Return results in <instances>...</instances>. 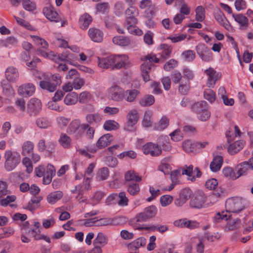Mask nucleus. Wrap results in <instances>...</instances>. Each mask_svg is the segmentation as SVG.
Returning <instances> with one entry per match:
<instances>
[{"label": "nucleus", "mask_w": 253, "mask_h": 253, "mask_svg": "<svg viewBox=\"0 0 253 253\" xmlns=\"http://www.w3.org/2000/svg\"><path fill=\"white\" fill-rule=\"evenodd\" d=\"M35 86L32 83H27L20 85L17 89L18 94L24 97H29L35 92Z\"/></svg>", "instance_id": "obj_12"}, {"label": "nucleus", "mask_w": 253, "mask_h": 253, "mask_svg": "<svg viewBox=\"0 0 253 253\" xmlns=\"http://www.w3.org/2000/svg\"><path fill=\"white\" fill-rule=\"evenodd\" d=\"M37 146L38 150L40 152H43L47 149L48 151H51L52 148L54 147V144L52 143L47 144V146L45 145V141L43 139L39 140Z\"/></svg>", "instance_id": "obj_44"}, {"label": "nucleus", "mask_w": 253, "mask_h": 253, "mask_svg": "<svg viewBox=\"0 0 253 253\" xmlns=\"http://www.w3.org/2000/svg\"><path fill=\"white\" fill-rule=\"evenodd\" d=\"M108 98L114 101L121 102L125 97V90L118 85H112L107 90Z\"/></svg>", "instance_id": "obj_6"}, {"label": "nucleus", "mask_w": 253, "mask_h": 253, "mask_svg": "<svg viewBox=\"0 0 253 253\" xmlns=\"http://www.w3.org/2000/svg\"><path fill=\"white\" fill-rule=\"evenodd\" d=\"M139 230L146 229L151 230L154 231L155 230H158L161 233H164L168 230V227L166 225H160V226H151L150 227H140L137 228Z\"/></svg>", "instance_id": "obj_57"}, {"label": "nucleus", "mask_w": 253, "mask_h": 253, "mask_svg": "<svg viewBox=\"0 0 253 253\" xmlns=\"http://www.w3.org/2000/svg\"><path fill=\"white\" fill-rule=\"evenodd\" d=\"M78 95L75 92H71L68 93L64 99V103L68 105H74L78 101Z\"/></svg>", "instance_id": "obj_29"}, {"label": "nucleus", "mask_w": 253, "mask_h": 253, "mask_svg": "<svg viewBox=\"0 0 253 253\" xmlns=\"http://www.w3.org/2000/svg\"><path fill=\"white\" fill-rule=\"evenodd\" d=\"M18 41L13 36H9L5 39L0 40V46L5 48H12L17 46Z\"/></svg>", "instance_id": "obj_22"}, {"label": "nucleus", "mask_w": 253, "mask_h": 253, "mask_svg": "<svg viewBox=\"0 0 253 253\" xmlns=\"http://www.w3.org/2000/svg\"><path fill=\"white\" fill-rule=\"evenodd\" d=\"M4 158L5 159L4 168L8 171L13 170L21 161L20 154L16 151L11 150L5 151Z\"/></svg>", "instance_id": "obj_3"}, {"label": "nucleus", "mask_w": 253, "mask_h": 253, "mask_svg": "<svg viewBox=\"0 0 253 253\" xmlns=\"http://www.w3.org/2000/svg\"><path fill=\"white\" fill-rule=\"evenodd\" d=\"M42 104L41 100L38 98H31L28 104V112L34 115H37L41 110Z\"/></svg>", "instance_id": "obj_21"}, {"label": "nucleus", "mask_w": 253, "mask_h": 253, "mask_svg": "<svg viewBox=\"0 0 253 253\" xmlns=\"http://www.w3.org/2000/svg\"><path fill=\"white\" fill-rule=\"evenodd\" d=\"M107 242L108 238L106 235L102 232H99L93 241V244L94 246L102 247L106 245Z\"/></svg>", "instance_id": "obj_33"}, {"label": "nucleus", "mask_w": 253, "mask_h": 253, "mask_svg": "<svg viewBox=\"0 0 253 253\" xmlns=\"http://www.w3.org/2000/svg\"><path fill=\"white\" fill-rule=\"evenodd\" d=\"M205 202V197L203 193H199L194 195L189 202L190 206L192 208L201 209Z\"/></svg>", "instance_id": "obj_18"}, {"label": "nucleus", "mask_w": 253, "mask_h": 253, "mask_svg": "<svg viewBox=\"0 0 253 253\" xmlns=\"http://www.w3.org/2000/svg\"><path fill=\"white\" fill-rule=\"evenodd\" d=\"M72 84H73L74 88L76 90H78V89L81 88V87L84 85V84H85V81L84 79L81 78L79 76L76 78H75V79L73 80Z\"/></svg>", "instance_id": "obj_63"}, {"label": "nucleus", "mask_w": 253, "mask_h": 253, "mask_svg": "<svg viewBox=\"0 0 253 253\" xmlns=\"http://www.w3.org/2000/svg\"><path fill=\"white\" fill-rule=\"evenodd\" d=\"M195 12L196 20L199 22L203 21L205 18L204 8L202 6H198L196 8Z\"/></svg>", "instance_id": "obj_55"}, {"label": "nucleus", "mask_w": 253, "mask_h": 253, "mask_svg": "<svg viewBox=\"0 0 253 253\" xmlns=\"http://www.w3.org/2000/svg\"><path fill=\"white\" fill-rule=\"evenodd\" d=\"M59 142L64 148H68L70 146L71 139L66 134L62 133L59 138Z\"/></svg>", "instance_id": "obj_56"}, {"label": "nucleus", "mask_w": 253, "mask_h": 253, "mask_svg": "<svg viewBox=\"0 0 253 253\" xmlns=\"http://www.w3.org/2000/svg\"><path fill=\"white\" fill-rule=\"evenodd\" d=\"M88 127V124H81L79 120L75 119L69 124L67 128V132L70 134H74L77 137H79Z\"/></svg>", "instance_id": "obj_7"}, {"label": "nucleus", "mask_w": 253, "mask_h": 253, "mask_svg": "<svg viewBox=\"0 0 253 253\" xmlns=\"http://www.w3.org/2000/svg\"><path fill=\"white\" fill-rule=\"evenodd\" d=\"M181 57L184 61L191 62L195 58V53L193 50H187L182 52Z\"/></svg>", "instance_id": "obj_53"}, {"label": "nucleus", "mask_w": 253, "mask_h": 253, "mask_svg": "<svg viewBox=\"0 0 253 253\" xmlns=\"http://www.w3.org/2000/svg\"><path fill=\"white\" fill-rule=\"evenodd\" d=\"M182 147L187 153H191L196 149V142L187 140L183 142Z\"/></svg>", "instance_id": "obj_42"}, {"label": "nucleus", "mask_w": 253, "mask_h": 253, "mask_svg": "<svg viewBox=\"0 0 253 253\" xmlns=\"http://www.w3.org/2000/svg\"><path fill=\"white\" fill-rule=\"evenodd\" d=\"M125 178L127 182L131 181L138 182L141 180V177L133 170L128 171L126 173Z\"/></svg>", "instance_id": "obj_43"}, {"label": "nucleus", "mask_w": 253, "mask_h": 253, "mask_svg": "<svg viewBox=\"0 0 253 253\" xmlns=\"http://www.w3.org/2000/svg\"><path fill=\"white\" fill-rule=\"evenodd\" d=\"M42 11L44 16L50 21L59 22L62 20V16L50 5L44 7Z\"/></svg>", "instance_id": "obj_13"}, {"label": "nucleus", "mask_w": 253, "mask_h": 253, "mask_svg": "<svg viewBox=\"0 0 253 253\" xmlns=\"http://www.w3.org/2000/svg\"><path fill=\"white\" fill-rule=\"evenodd\" d=\"M114 219L112 218H102L99 219L96 218V226H102L110 225L114 224Z\"/></svg>", "instance_id": "obj_49"}, {"label": "nucleus", "mask_w": 253, "mask_h": 253, "mask_svg": "<svg viewBox=\"0 0 253 253\" xmlns=\"http://www.w3.org/2000/svg\"><path fill=\"white\" fill-rule=\"evenodd\" d=\"M34 144L30 141H26L22 146L21 154L23 156H27L31 155L33 152Z\"/></svg>", "instance_id": "obj_32"}, {"label": "nucleus", "mask_w": 253, "mask_h": 253, "mask_svg": "<svg viewBox=\"0 0 253 253\" xmlns=\"http://www.w3.org/2000/svg\"><path fill=\"white\" fill-rule=\"evenodd\" d=\"M235 21L240 25L241 30H246L249 26V20L245 15L242 14H232Z\"/></svg>", "instance_id": "obj_25"}, {"label": "nucleus", "mask_w": 253, "mask_h": 253, "mask_svg": "<svg viewBox=\"0 0 253 253\" xmlns=\"http://www.w3.org/2000/svg\"><path fill=\"white\" fill-rule=\"evenodd\" d=\"M6 80H2L1 82V86L2 88L3 93L7 96H13L14 94V90L9 83Z\"/></svg>", "instance_id": "obj_35"}, {"label": "nucleus", "mask_w": 253, "mask_h": 253, "mask_svg": "<svg viewBox=\"0 0 253 253\" xmlns=\"http://www.w3.org/2000/svg\"><path fill=\"white\" fill-rule=\"evenodd\" d=\"M124 4L122 1H117L114 5V12L118 16H121L124 10Z\"/></svg>", "instance_id": "obj_62"}, {"label": "nucleus", "mask_w": 253, "mask_h": 253, "mask_svg": "<svg viewBox=\"0 0 253 253\" xmlns=\"http://www.w3.org/2000/svg\"><path fill=\"white\" fill-rule=\"evenodd\" d=\"M63 196V193L60 191H56L50 193L47 196L46 199L48 203L54 204L59 200Z\"/></svg>", "instance_id": "obj_39"}, {"label": "nucleus", "mask_w": 253, "mask_h": 253, "mask_svg": "<svg viewBox=\"0 0 253 253\" xmlns=\"http://www.w3.org/2000/svg\"><path fill=\"white\" fill-rule=\"evenodd\" d=\"M98 65L101 68H108L112 67L113 69V56L111 55L106 58H98Z\"/></svg>", "instance_id": "obj_31"}, {"label": "nucleus", "mask_w": 253, "mask_h": 253, "mask_svg": "<svg viewBox=\"0 0 253 253\" xmlns=\"http://www.w3.org/2000/svg\"><path fill=\"white\" fill-rule=\"evenodd\" d=\"M35 77L41 81L40 86L43 89L49 92H54L56 88L53 83L50 82L51 74L49 73L37 72L35 74Z\"/></svg>", "instance_id": "obj_4"}, {"label": "nucleus", "mask_w": 253, "mask_h": 253, "mask_svg": "<svg viewBox=\"0 0 253 253\" xmlns=\"http://www.w3.org/2000/svg\"><path fill=\"white\" fill-rule=\"evenodd\" d=\"M157 209L154 206H150L145 208L143 211L137 214L135 220L137 222H145L155 216L157 214Z\"/></svg>", "instance_id": "obj_8"}, {"label": "nucleus", "mask_w": 253, "mask_h": 253, "mask_svg": "<svg viewBox=\"0 0 253 253\" xmlns=\"http://www.w3.org/2000/svg\"><path fill=\"white\" fill-rule=\"evenodd\" d=\"M160 54L163 60L169 58L171 54L172 48L168 44H163L160 46Z\"/></svg>", "instance_id": "obj_36"}, {"label": "nucleus", "mask_w": 253, "mask_h": 253, "mask_svg": "<svg viewBox=\"0 0 253 253\" xmlns=\"http://www.w3.org/2000/svg\"><path fill=\"white\" fill-rule=\"evenodd\" d=\"M113 56V69H120L128 64V58L125 54Z\"/></svg>", "instance_id": "obj_16"}, {"label": "nucleus", "mask_w": 253, "mask_h": 253, "mask_svg": "<svg viewBox=\"0 0 253 253\" xmlns=\"http://www.w3.org/2000/svg\"><path fill=\"white\" fill-rule=\"evenodd\" d=\"M192 191L189 188L182 189L179 194V197L174 200V204L177 207H182L191 197Z\"/></svg>", "instance_id": "obj_15"}, {"label": "nucleus", "mask_w": 253, "mask_h": 253, "mask_svg": "<svg viewBox=\"0 0 253 253\" xmlns=\"http://www.w3.org/2000/svg\"><path fill=\"white\" fill-rule=\"evenodd\" d=\"M196 50L201 59L205 62H210L212 59V53L204 44L200 43L196 46Z\"/></svg>", "instance_id": "obj_10"}, {"label": "nucleus", "mask_w": 253, "mask_h": 253, "mask_svg": "<svg viewBox=\"0 0 253 253\" xmlns=\"http://www.w3.org/2000/svg\"><path fill=\"white\" fill-rule=\"evenodd\" d=\"M223 158L221 156H215L210 164V169L212 172L219 171L222 165Z\"/></svg>", "instance_id": "obj_24"}, {"label": "nucleus", "mask_w": 253, "mask_h": 253, "mask_svg": "<svg viewBox=\"0 0 253 253\" xmlns=\"http://www.w3.org/2000/svg\"><path fill=\"white\" fill-rule=\"evenodd\" d=\"M205 73L208 76L207 85L209 88L214 87L216 82L219 79L218 73L212 68L210 67L205 71Z\"/></svg>", "instance_id": "obj_14"}, {"label": "nucleus", "mask_w": 253, "mask_h": 253, "mask_svg": "<svg viewBox=\"0 0 253 253\" xmlns=\"http://www.w3.org/2000/svg\"><path fill=\"white\" fill-rule=\"evenodd\" d=\"M144 63L141 66L142 77L145 82L150 80L149 73L151 71L153 62L158 63L159 59L155 54H148L141 58Z\"/></svg>", "instance_id": "obj_2"}, {"label": "nucleus", "mask_w": 253, "mask_h": 253, "mask_svg": "<svg viewBox=\"0 0 253 253\" xmlns=\"http://www.w3.org/2000/svg\"><path fill=\"white\" fill-rule=\"evenodd\" d=\"M145 154H150L152 156H158L161 154L162 149L158 144L152 142H148L142 148Z\"/></svg>", "instance_id": "obj_11"}, {"label": "nucleus", "mask_w": 253, "mask_h": 253, "mask_svg": "<svg viewBox=\"0 0 253 253\" xmlns=\"http://www.w3.org/2000/svg\"><path fill=\"white\" fill-rule=\"evenodd\" d=\"M139 118L138 111L136 110H131L129 112L126 116V122L125 126V129L132 131L135 130V125L137 123Z\"/></svg>", "instance_id": "obj_9"}, {"label": "nucleus", "mask_w": 253, "mask_h": 253, "mask_svg": "<svg viewBox=\"0 0 253 253\" xmlns=\"http://www.w3.org/2000/svg\"><path fill=\"white\" fill-rule=\"evenodd\" d=\"M109 4L108 2L98 3L96 5V9L97 12L102 14L106 13L108 12L109 9Z\"/></svg>", "instance_id": "obj_58"}, {"label": "nucleus", "mask_w": 253, "mask_h": 253, "mask_svg": "<svg viewBox=\"0 0 253 253\" xmlns=\"http://www.w3.org/2000/svg\"><path fill=\"white\" fill-rule=\"evenodd\" d=\"M214 17L216 20L227 30L229 32H232L233 31V27L230 25L229 22L225 17L224 13L221 10L217 9L214 12Z\"/></svg>", "instance_id": "obj_17"}, {"label": "nucleus", "mask_w": 253, "mask_h": 253, "mask_svg": "<svg viewBox=\"0 0 253 253\" xmlns=\"http://www.w3.org/2000/svg\"><path fill=\"white\" fill-rule=\"evenodd\" d=\"M244 144L245 143L243 140L236 141L229 146L228 148V152L230 154L234 155L243 148Z\"/></svg>", "instance_id": "obj_28"}, {"label": "nucleus", "mask_w": 253, "mask_h": 253, "mask_svg": "<svg viewBox=\"0 0 253 253\" xmlns=\"http://www.w3.org/2000/svg\"><path fill=\"white\" fill-rule=\"evenodd\" d=\"M204 98L211 103L213 102L215 100V92L210 88L204 91Z\"/></svg>", "instance_id": "obj_59"}, {"label": "nucleus", "mask_w": 253, "mask_h": 253, "mask_svg": "<svg viewBox=\"0 0 253 253\" xmlns=\"http://www.w3.org/2000/svg\"><path fill=\"white\" fill-rule=\"evenodd\" d=\"M88 33L90 38L93 42H100L102 41L103 33L99 29L93 28H90Z\"/></svg>", "instance_id": "obj_23"}, {"label": "nucleus", "mask_w": 253, "mask_h": 253, "mask_svg": "<svg viewBox=\"0 0 253 253\" xmlns=\"http://www.w3.org/2000/svg\"><path fill=\"white\" fill-rule=\"evenodd\" d=\"M140 191V187L138 184L129 183L127 184V192L132 196L138 194Z\"/></svg>", "instance_id": "obj_52"}, {"label": "nucleus", "mask_w": 253, "mask_h": 253, "mask_svg": "<svg viewBox=\"0 0 253 253\" xmlns=\"http://www.w3.org/2000/svg\"><path fill=\"white\" fill-rule=\"evenodd\" d=\"M78 100L81 103L86 104L90 102L91 99V95L90 93L87 91H84L80 94L78 96Z\"/></svg>", "instance_id": "obj_51"}, {"label": "nucleus", "mask_w": 253, "mask_h": 253, "mask_svg": "<svg viewBox=\"0 0 253 253\" xmlns=\"http://www.w3.org/2000/svg\"><path fill=\"white\" fill-rule=\"evenodd\" d=\"M128 200L125 192H120L118 195L117 203L120 206L124 207L128 205Z\"/></svg>", "instance_id": "obj_54"}, {"label": "nucleus", "mask_w": 253, "mask_h": 253, "mask_svg": "<svg viewBox=\"0 0 253 253\" xmlns=\"http://www.w3.org/2000/svg\"><path fill=\"white\" fill-rule=\"evenodd\" d=\"M138 6L142 9L148 8L150 10L151 15L154 14L155 13V7L153 4L151 0H141L139 3Z\"/></svg>", "instance_id": "obj_40"}, {"label": "nucleus", "mask_w": 253, "mask_h": 253, "mask_svg": "<svg viewBox=\"0 0 253 253\" xmlns=\"http://www.w3.org/2000/svg\"><path fill=\"white\" fill-rule=\"evenodd\" d=\"M190 107L193 112L198 114L208 108V104L205 101H201L191 104Z\"/></svg>", "instance_id": "obj_30"}, {"label": "nucleus", "mask_w": 253, "mask_h": 253, "mask_svg": "<svg viewBox=\"0 0 253 253\" xmlns=\"http://www.w3.org/2000/svg\"><path fill=\"white\" fill-rule=\"evenodd\" d=\"M154 102V97L152 95H147L139 100V104L142 107H146L152 105Z\"/></svg>", "instance_id": "obj_41"}, {"label": "nucleus", "mask_w": 253, "mask_h": 253, "mask_svg": "<svg viewBox=\"0 0 253 253\" xmlns=\"http://www.w3.org/2000/svg\"><path fill=\"white\" fill-rule=\"evenodd\" d=\"M140 92L136 89H127L125 91V99L128 102H132L135 100Z\"/></svg>", "instance_id": "obj_38"}, {"label": "nucleus", "mask_w": 253, "mask_h": 253, "mask_svg": "<svg viewBox=\"0 0 253 253\" xmlns=\"http://www.w3.org/2000/svg\"><path fill=\"white\" fill-rule=\"evenodd\" d=\"M109 175V171L107 168H103L98 170L96 178L98 180H104L107 179Z\"/></svg>", "instance_id": "obj_48"}, {"label": "nucleus", "mask_w": 253, "mask_h": 253, "mask_svg": "<svg viewBox=\"0 0 253 253\" xmlns=\"http://www.w3.org/2000/svg\"><path fill=\"white\" fill-rule=\"evenodd\" d=\"M31 37L38 45L41 46V47L44 49L48 48V43L44 40L38 36H32Z\"/></svg>", "instance_id": "obj_60"}, {"label": "nucleus", "mask_w": 253, "mask_h": 253, "mask_svg": "<svg viewBox=\"0 0 253 253\" xmlns=\"http://www.w3.org/2000/svg\"><path fill=\"white\" fill-rule=\"evenodd\" d=\"M37 51L42 56L44 57H47L49 59L54 61V62L59 63V65L57 67L58 70L65 71L67 70L68 68L66 65L60 63L61 61H65L68 62V57L67 56L63 55H57L54 54V53L52 51H50L49 53H47L45 51L40 49H38Z\"/></svg>", "instance_id": "obj_5"}, {"label": "nucleus", "mask_w": 253, "mask_h": 253, "mask_svg": "<svg viewBox=\"0 0 253 253\" xmlns=\"http://www.w3.org/2000/svg\"><path fill=\"white\" fill-rule=\"evenodd\" d=\"M250 169V167L246 161L238 164L235 168L238 178L247 174Z\"/></svg>", "instance_id": "obj_26"}, {"label": "nucleus", "mask_w": 253, "mask_h": 253, "mask_svg": "<svg viewBox=\"0 0 253 253\" xmlns=\"http://www.w3.org/2000/svg\"><path fill=\"white\" fill-rule=\"evenodd\" d=\"M226 211L217 212L213 217V222H220L221 220H227L230 215L227 212H238L244 208V200L240 197H234L228 199L225 203Z\"/></svg>", "instance_id": "obj_1"}, {"label": "nucleus", "mask_w": 253, "mask_h": 253, "mask_svg": "<svg viewBox=\"0 0 253 253\" xmlns=\"http://www.w3.org/2000/svg\"><path fill=\"white\" fill-rule=\"evenodd\" d=\"M118 123L113 120L106 121L103 125L104 128L107 131L116 130L119 128Z\"/></svg>", "instance_id": "obj_47"}, {"label": "nucleus", "mask_w": 253, "mask_h": 253, "mask_svg": "<svg viewBox=\"0 0 253 253\" xmlns=\"http://www.w3.org/2000/svg\"><path fill=\"white\" fill-rule=\"evenodd\" d=\"M91 17L87 13H85L81 16L79 20L80 27L83 29H86L92 22Z\"/></svg>", "instance_id": "obj_37"}, {"label": "nucleus", "mask_w": 253, "mask_h": 253, "mask_svg": "<svg viewBox=\"0 0 253 253\" xmlns=\"http://www.w3.org/2000/svg\"><path fill=\"white\" fill-rule=\"evenodd\" d=\"M138 10L134 6H130L125 11L127 21L129 24H135L137 22L136 17L138 15Z\"/></svg>", "instance_id": "obj_19"}, {"label": "nucleus", "mask_w": 253, "mask_h": 253, "mask_svg": "<svg viewBox=\"0 0 253 253\" xmlns=\"http://www.w3.org/2000/svg\"><path fill=\"white\" fill-rule=\"evenodd\" d=\"M36 123L40 128L45 129L51 125L50 121L47 118H39L36 120Z\"/></svg>", "instance_id": "obj_46"}, {"label": "nucleus", "mask_w": 253, "mask_h": 253, "mask_svg": "<svg viewBox=\"0 0 253 253\" xmlns=\"http://www.w3.org/2000/svg\"><path fill=\"white\" fill-rule=\"evenodd\" d=\"M240 224V219H237L234 220H230L228 222L226 225V228L229 230H234L239 228Z\"/></svg>", "instance_id": "obj_64"}, {"label": "nucleus", "mask_w": 253, "mask_h": 253, "mask_svg": "<svg viewBox=\"0 0 253 253\" xmlns=\"http://www.w3.org/2000/svg\"><path fill=\"white\" fill-rule=\"evenodd\" d=\"M113 140V137L110 134H104L99 138L96 143V146L99 148L105 147L109 145Z\"/></svg>", "instance_id": "obj_27"}, {"label": "nucleus", "mask_w": 253, "mask_h": 253, "mask_svg": "<svg viewBox=\"0 0 253 253\" xmlns=\"http://www.w3.org/2000/svg\"><path fill=\"white\" fill-rule=\"evenodd\" d=\"M112 41L114 43L122 46H127L131 43V40L128 37L123 36H115Z\"/></svg>", "instance_id": "obj_34"}, {"label": "nucleus", "mask_w": 253, "mask_h": 253, "mask_svg": "<svg viewBox=\"0 0 253 253\" xmlns=\"http://www.w3.org/2000/svg\"><path fill=\"white\" fill-rule=\"evenodd\" d=\"M101 120V116L98 114H89L86 116V120L90 124H97Z\"/></svg>", "instance_id": "obj_50"}, {"label": "nucleus", "mask_w": 253, "mask_h": 253, "mask_svg": "<svg viewBox=\"0 0 253 253\" xmlns=\"http://www.w3.org/2000/svg\"><path fill=\"white\" fill-rule=\"evenodd\" d=\"M6 81L11 83H16L19 79V74L18 70L13 67H8L5 72Z\"/></svg>", "instance_id": "obj_20"}, {"label": "nucleus", "mask_w": 253, "mask_h": 253, "mask_svg": "<svg viewBox=\"0 0 253 253\" xmlns=\"http://www.w3.org/2000/svg\"><path fill=\"white\" fill-rule=\"evenodd\" d=\"M178 65V61L174 59H171L166 62L164 65V69L167 71H169L175 68Z\"/></svg>", "instance_id": "obj_61"}, {"label": "nucleus", "mask_w": 253, "mask_h": 253, "mask_svg": "<svg viewBox=\"0 0 253 253\" xmlns=\"http://www.w3.org/2000/svg\"><path fill=\"white\" fill-rule=\"evenodd\" d=\"M222 172L225 176L232 180H235L238 178L237 172L234 171L231 168H224L222 170Z\"/></svg>", "instance_id": "obj_45"}]
</instances>
